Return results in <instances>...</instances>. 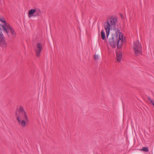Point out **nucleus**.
Wrapping results in <instances>:
<instances>
[{
  "label": "nucleus",
  "instance_id": "obj_3",
  "mask_svg": "<svg viewBox=\"0 0 154 154\" xmlns=\"http://www.w3.org/2000/svg\"><path fill=\"white\" fill-rule=\"evenodd\" d=\"M0 21L4 23L3 25L0 24V26L2 27V30L9 38H12L16 36V33L13 28L7 22L3 17H0Z\"/></svg>",
  "mask_w": 154,
  "mask_h": 154
},
{
  "label": "nucleus",
  "instance_id": "obj_5",
  "mask_svg": "<svg viewBox=\"0 0 154 154\" xmlns=\"http://www.w3.org/2000/svg\"><path fill=\"white\" fill-rule=\"evenodd\" d=\"M133 48L136 55L139 56L142 54V47L139 41L134 42Z\"/></svg>",
  "mask_w": 154,
  "mask_h": 154
},
{
  "label": "nucleus",
  "instance_id": "obj_1",
  "mask_svg": "<svg viewBox=\"0 0 154 154\" xmlns=\"http://www.w3.org/2000/svg\"><path fill=\"white\" fill-rule=\"evenodd\" d=\"M118 22L117 17L112 16L109 18L107 21L104 23V26L106 32L107 38L109 35L110 29H114L116 31V32L117 33H121L118 28Z\"/></svg>",
  "mask_w": 154,
  "mask_h": 154
},
{
  "label": "nucleus",
  "instance_id": "obj_6",
  "mask_svg": "<svg viewBox=\"0 0 154 154\" xmlns=\"http://www.w3.org/2000/svg\"><path fill=\"white\" fill-rule=\"evenodd\" d=\"M41 14V11L39 9H32L29 11L28 17L29 18L32 17H37L39 16Z\"/></svg>",
  "mask_w": 154,
  "mask_h": 154
},
{
  "label": "nucleus",
  "instance_id": "obj_11",
  "mask_svg": "<svg viewBox=\"0 0 154 154\" xmlns=\"http://www.w3.org/2000/svg\"><path fill=\"white\" fill-rule=\"evenodd\" d=\"M141 151H143L144 152H148L149 151V149L147 147H143V148L140 149Z\"/></svg>",
  "mask_w": 154,
  "mask_h": 154
},
{
  "label": "nucleus",
  "instance_id": "obj_4",
  "mask_svg": "<svg viewBox=\"0 0 154 154\" xmlns=\"http://www.w3.org/2000/svg\"><path fill=\"white\" fill-rule=\"evenodd\" d=\"M19 115L17 114V119L18 123L23 128L26 126V123L28 122V117L26 113L22 107H20L19 109Z\"/></svg>",
  "mask_w": 154,
  "mask_h": 154
},
{
  "label": "nucleus",
  "instance_id": "obj_12",
  "mask_svg": "<svg viewBox=\"0 0 154 154\" xmlns=\"http://www.w3.org/2000/svg\"><path fill=\"white\" fill-rule=\"evenodd\" d=\"M94 58L95 60H97L99 58V57L98 55L95 54Z\"/></svg>",
  "mask_w": 154,
  "mask_h": 154
},
{
  "label": "nucleus",
  "instance_id": "obj_13",
  "mask_svg": "<svg viewBox=\"0 0 154 154\" xmlns=\"http://www.w3.org/2000/svg\"><path fill=\"white\" fill-rule=\"evenodd\" d=\"M148 100L150 101L151 103L152 104H153V103H154L153 100H152L150 97H148Z\"/></svg>",
  "mask_w": 154,
  "mask_h": 154
},
{
  "label": "nucleus",
  "instance_id": "obj_7",
  "mask_svg": "<svg viewBox=\"0 0 154 154\" xmlns=\"http://www.w3.org/2000/svg\"><path fill=\"white\" fill-rule=\"evenodd\" d=\"M42 49V44L40 43H38L36 45L35 49L36 54L37 57H39L40 56Z\"/></svg>",
  "mask_w": 154,
  "mask_h": 154
},
{
  "label": "nucleus",
  "instance_id": "obj_9",
  "mask_svg": "<svg viewBox=\"0 0 154 154\" xmlns=\"http://www.w3.org/2000/svg\"><path fill=\"white\" fill-rule=\"evenodd\" d=\"M122 56V53L121 51L116 53L117 60L118 62H120Z\"/></svg>",
  "mask_w": 154,
  "mask_h": 154
},
{
  "label": "nucleus",
  "instance_id": "obj_10",
  "mask_svg": "<svg viewBox=\"0 0 154 154\" xmlns=\"http://www.w3.org/2000/svg\"><path fill=\"white\" fill-rule=\"evenodd\" d=\"M101 36L103 40L106 39V37L105 34V33L104 32L103 30H101Z\"/></svg>",
  "mask_w": 154,
  "mask_h": 154
},
{
  "label": "nucleus",
  "instance_id": "obj_8",
  "mask_svg": "<svg viewBox=\"0 0 154 154\" xmlns=\"http://www.w3.org/2000/svg\"><path fill=\"white\" fill-rule=\"evenodd\" d=\"M0 45L3 48H5L7 46V44L4 39V36L0 29Z\"/></svg>",
  "mask_w": 154,
  "mask_h": 154
},
{
  "label": "nucleus",
  "instance_id": "obj_14",
  "mask_svg": "<svg viewBox=\"0 0 154 154\" xmlns=\"http://www.w3.org/2000/svg\"><path fill=\"white\" fill-rule=\"evenodd\" d=\"M120 14L121 17L122 18H123V15L122 14Z\"/></svg>",
  "mask_w": 154,
  "mask_h": 154
},
{
  "label": "nucleus",
  "instance_id": "obj_2",
  "mask_svg": "<svg viewBox=\"0 0 154 154\" xmlns=\"http://www.w3.org/2000/svg\"><path fill=\"white\" fill-rule=\"evenodd\" d=\"M123 36L122 33H117L116 32L114 35H112L109 41V43L110 46L115 48L117 46L120 48L123 43Z\"/></svg>",
  "mask_w": 154,
  "mask_h": 154
}]
</instances>
